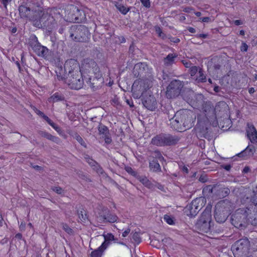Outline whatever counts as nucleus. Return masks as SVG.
I'll return each mask as SVG.
<instances>
[{"mask_svg":"<svg viewBox=\"0 0 257 257\" xmlns=\"http://www.w3.org/2000/svg\"><path fill=\"white\" fill-rule=\"evenodd\" d=\"M148 94L149 95L148 97L145 98V96L143 97L144 100L143 103L147 109L153 111L157 107V102L155 98L153 95L150 94V92H148Z\"/></svg>","mask_w":257,"mask_h":257,"instance_id":"obj_15","label":"nucleus"},{"mask_svg":"<svg viewBox=\"0 0 257 257\" xmlns=\"http://www.w3.org/2000/svg\"><path fill=\"white\" fill-rule=\"evenodd\" d=\"M50 125L58 132L60 130L59 127L56 124H55L53 121H52Z\"/></svg>","mask_w":257,"mask_h":257,"instance_id":"obj_50","label":"nucleus"},{"mask_svg":"<svg viewBox=\"0 0 257 257\" xmlns=\"http://www.w3.org/2000/svg\"><path fill=\"white\" fill-rule=\"evenodd\" d=\"M179 140V139L176 136L160 135L153 138L151 142L157 146H164L175 145Z\"/></svg>","mask_w":257,"mask_h":257,"instance_id":"obj_7","label":"nucleus"},{"mask_svg":"<svg viewBox=\"0 0 257 257\" xmlns=\"http://www.w3.org/2000/svg\"><path fill=\"white\" fill-rule=\"evenodd\" d=\"M188 31L190 32V33H194L196 32L195 29H194L193 28H192V27H189L188 28Z\"/></svg>","mask_w":257,"mask_h":257,"instance_id":"obj_55","label":"nucleus"},{"mask_svg":"<svg viewBox=\"0 0 257 257\" xmlns=\"http://www.w3.org/2000/svg\"><path fill=\"white\" fill-rule=\"evenodd\" d=\"M155 30L156 33L159 35V36L160 37H162V31L161 28L159 27H156Z\"/></svg>","mask_w":257,"mask_h":257,"instance_id":"obj_48","label":"nucleus"},{"mask_svg":"<svg viewBox=\"0 0 257 257\" xmlns=\"http://www.w3.org/2000/svg\"><path fill=\"white\" fill-rule=\"evenodd\" d=\"M211 214L210 210L204 211L196 224V228L200 232L207 233L212 226Z\"/></svg>","mask_w":257,"mask_h":257,"instance_id":"obj_4","label":"nucleus"},{"mask_svg":"<svg viewBox=\"0 0 257 257\" xmlns=\"http://www.w3.org/2000/svg\"><path fill=\"white\" fill-rule=\"evenodd\" d=\"M192 11V9L190 8H185L184 10V11L186 13H190V12Z\"/></svg>","mask_w":257,"mask_h":257,"instance_id":"obj_58","label":"nucleus"},{"mask_svg":"<svg viewBox=\"0 0 257 257\" xmlns=\"http://www.w3.org/2000/svg\"><path fill=\"white\" fill-rule=\"evenodd\" d=\"M19 12L22 17H27L30 12V9L27 7L21 6L19 7Z\"/></svg>","mask_w":257,"mask_h":257,"instance_id":"obj_30","label":"nucleus"},{"mask_svg":"<svg viewBox=\"0 0 257 257\" xmlns=\"http://www.w3.org/2000/svg\"><path fill=\"white\" fill-rule=\"evenodd\" d=\"M100 134H105L107 132L108 129L105 126H100L98 128Z\"/></svg>","mask_w":257,"mask_h":257,"instance_id":"obj_36","label":"nucleus"},{"mask_svg":"<svg viewBox=\"0 0 257 257\" xmlns=\"http://www.w3.org/2000/svg\"><path fill=\"white\" fill-rule=\"evenodd\" d=\"M34 110L35 111V112L39 115L42 116V117H43L44 118H45V116H46L44 113L43 112H42V111H41L40 110H39V109H38L37 108H35L34 109Z\"/></svg>","mask_w":257,"mask_h":257,"instance_id":"obj_42","label":"nucleus"},{"mask_svg":"<svg viewBox=\"0 0 257 257\" xmlns=\"http://www.w3.org/2000/svg\"><path fill=\"white\" fill-rule=\"evenodd\" d=\"M11 0H2L3 3L5 6H6L9 1Z\"/></svg>","mask_w":257,"mask_h":257,"instance_id":"obj_64","label":"nucleus"},{"mask_svg":"<svg viewBox=\"0 0 257 257\" xmlns=\"http://www.w3.org/2000/svg\"><path fill=\"white\" fill-rule=\"evenodd\" d=\"M53 190L57 193L61 194L63 193V189L59 187H55L53 188Z\"/></svg>","mask_w":257,"mask_h":257,"instance_id":"obj_41","label":"nucleus"},{"mask_svg":"<svg viewBox=\"0 0 257 257\" xmlns=\"http://www.w3.org/2000/svg\"><path fill=\"white\" fill-rule=\"evenodd\" d=\"M63 97L58 92L54 93L50 98H48L49 102H55L62 100Z\"/></svg>","mask_w":257,"mask_h":257,"instance_id":"obj_27","label":"nucleus"},{"mask_svg":"<svg viewBox=\"0 0 257 257\" xmlns=\"http://www.w3.org/2000/svg\"><path fill=\"white\" fill-rule=\"evenodd\" d=\"M249 208H240L232 213L231 217L232 224L236 228L242 229L247 225V217Z\"/></svg>","mask_w":257,"mask_h":257,"instance_id":"obj_1","label":"nucleus"},{"mask_svg":"<svg viewBox=\"0 0 257 257\" xmlns=\"http://www.w3.org/2000/svg\"><path fill=\"white\" fill-rule=\"evenodd\" d=\"M203 200L204 199L201 198L193 200L186 207L187 215L191 217L196 215L203 206Z\"/></svg>","mask_w":257,"mask_h":257,"instance_id":"obj_10","label":"nucleus"},{"mask_svg":"<svg viewBox=\"0 0 257 257\" xmlns=\"http://www.w3.org/2000/svg\"><path fill=\"white\" fill-rule=\"evenodd\" d=\"M254 89L253 87L250 88L248 90V92L250 94L254 93Z\"/></svg>","mask_w":257,"mask_h":257,"instance_id":"obj_60","label":"nucleus"},{"mask_svg":"<svg viewBox=\"0 0 257 257\" xmlns=\"http://www.w3.org/2000/svg\"><path fill=\"white\" fill-rule=\"evenodd\" d=\"M98 220L100 222L113 223L117 221L118 217L113 214L109 213L107 208H103L102 212L98 213Z\"/></svg>","mask_w":257,"mask_h":257,"instance_id":"obj_12","label":"nucleus"},{"mask_svg":"<svg viewBox=\"0 0 257 257\" xmlns=\"http://www.w3.org/2000/svg\"><path fill=\"white\" fill-rule=\"evenodd\" d=\"M137 179L146 187L151 189L153 187V184L145 176H137Z\"/></svg>","mask_w":257,"mask_h":257,"instance_id":"obj_22","label":"nucleus"},{"mask_svg":"<svg viewBox=\"0 0 257 257\" xmlns=\"http://www.w3.org/2000/svg\"><path fill=\"white\" fill-rule=\"evenodd\" d=\"M45 120L50 124L52 122V120L47 116H45Z\"/></svg>","mask_w":257,"mask_h":257,"instance_id":"obj_54","label":"nucleus"},{"mask_svg":"<svg viewBox=\"0 0 257 257\" xmlns=\"http://www.w3.org/2000/svg\"><path fill=\"white\" fill-rule=\"evenodd\" d=\"M198 68L196 66H192L190 69V73L191 76H194L198 72Z\"/></svg>","mask_w":257,"mask_h":257,"instance_id":"obj_34","label":"nucleus"},{"mask_svg":"<svg viewBox=\"0 0 257 257\" xmlns=\"http://www.w3.org/2000/svg\"><path fill=\"white\" fill-rule=\"evenodd\" d=\"M82 67L87 70L89 72H92L97 75L96 77L99 79L101 77V75L98 73L99 70L97 67V65L95 61L91 59H85L82 63Z\"/></svg>","mask_w":257,"mask_h":257,"instance_id":"obj_14","label":"nucleus"},{"mask_svg":"<svg viewBox=\"0 0 257 257\" xmlns=\"http://www.w3.org/2000/svg\"><path fill=\"white\" fill-rule=\"evenodd\" d=\"M183 64L186 67H189L190 66V64L189 62H185L183 61Z\"/></svg>","mask_w":257,"mask_h":257,"instance_id":"obj_59","label":"nucleus"},{"mask_svg":"<svg viewBox=\"0 0 257 257\" xmlns=\"http://www.w3.org/2000/svg\"><path fill=\"white\" fill-rule=\"evenodd\" d=\"M229 214V211L225 208L224 202H219L215 206L214 217L217 222H224Z\"/></svg>","mask_w":257,"mask_h":257,"instance_id":"obj_9","label":"nucleus"},{"mask_svg":"<svg viewBox=\"0 0 257 257\" xmlns=\"http://www.w3.org/2000/svg\"><path fill=\"white\" fill-rule=\"evenodd\" d=\"M206 80V76L204 74L203 71L200 69L198 71L196 81L198 82H204Z\"/></svg>","mask_w":257,"mask_h":257,"instance_id":"obj_31","label":"nucleus"},{"mask_svg":"<svg viewBox=\"0 0 257 257\" xmlns=\"http://www.w3.org/2000/svg\"><path fill=\"white\" fill-rule=\"evenodd\" d=\"M171 41L176 43L180 42V40L178 38H173Z\"/></svg>","mask_w":257,"mask_h":257,"instance_id":"obj_56","label":"nucleus"},{"mask_svg":"<svg viewBox=\"0 0 257 257\" xmlns=\"http://www.w3.org/2000/svg\"><path fill=\"white\" fill-rule=\"evenodd\" d=\"M103 236L104 238V241L101 244V247L106 249V248L109 246L110 242L111 241H114L115 239L114 235L110 233L103 234Z\"/></svg>","mask_w":257,"mask_h":257,"instance_id":"obj_20","label":"nucleus"},{"mask_svg":"<svg viewBox=\"0 0 257 257\" xmlns=\"http://www.w3.org/2000/svg\"><path fill=\"white\" fill-rule=\"evenodd\" d=\"M42 136L46 138V139L52 141L53 142H57L58 141V138L53 136L51 134H49L46 132H42L41 134Z\"/></svg>","mask_w":257,"mask_h":257,"instance_id":"obj_32","label":"nucleus"},{"mask_svg":"<svg viewBox=\"0 0 257 257\" xmlns=\"http://www.w3.org/2000/svg\"><path fill=\"white\" fill-rule=\"evenodd\" d=\"M153 157L158 159L159 161H162L164 160V158L159 152H155L154 154Z\"/></svg>","mask_w":257,"mask_h":257,"instance_id":"obj_35","label":"nucleus"},{"mask_svg":"<svg viewBox=\"0 0 257 257\" xmlns=\"http://www.w3.org/2000/svg\"><path fill=\"white\" fill-rule=\"evenodd\" d=\"M247 49H248L247 45L244 42L242 43V44H241V46L240 47V50L242 52H246L247 51Z\"/></svg>","mask_w":257,"mask_h":257,"instance_id":"obj_39","label":"nucleus"},{"mask_svg":"<svg viewBox=\"0 0 257 257\" xmlns=\"http://www.w3.org/2000/svg\"><path fill=\"white\" fill-rule=\"evenodd\" d=\"M105 249L103 247H101V245H100L97 249L91 252V257H101L103 252Z\"/></svg>","mask_w":257,"mask_h":257,"instance_id":"obj_25","label":"nucleus"},{"mask_svg":"<svg viewBox=\"0 0 257 257\" xmlns=\"http://www.w3.org/2000/svg\"><path fill=\"white\" fill-rule=\"evenodd\" d=\"M133 239L138 243L141 242V239L139 237L138 233H135L133 235Z\"/></svg>","mask_w":257,"mask_h":257,"instance_id":"obj_44","label":"nucleus"},{"mask_svg":"<svg viewBox=\"0 0 257 257\" xmlns=\"http://www.w3.org/2000/svg\"><path fill=\"white\" fill-rule=\"evenodd\" d=\"M3 218L2 214H0V226H2L3 225Z\"/></svg>","mask_w":257,"mask_h":257,"instance_id":"obj_62","label":"nucleus"},{"mask_svg":"<svg viewBox=\"0 0 257 257\" xmlns=\"http://www.w3.org/2000/svg\"><path fill=\"white\" fill-rule=\"evenodd\" d=\"M50 16L48 15V13H43L38 21L35 20L34 21V25L39 28L45 26L47 25V21L50 19Z\"/></svg>","mask_w":257,"mask_h":257,"instance_id":"obj_17","label":"nucleus"},{"mask_svg":"<svg viewBox=\"0 0 257 257\" xmlns=\"http://www.w3.org/2000/svg\"><path fill=\"white\" fill-rule=\"evenodd\" d=\"M65 79V83L72 89H79L83 86V80L81 72L66 76Z\"/></svg>","mask_w":257,"mask_h":257,"instance_id":"obj_8","label":"nucleus"},{"mask_svg":"<svg viewBox=\"0 0 257 257\" xmlns=\"http://www.w3.org/2000/svg\"><path fill=\"white\" fill-rule=\"evenodd\" d=\"M50 125L58 132L60 130L59 127L56 124H55L53 121H52Z\"/></svg>","mask_w":257,"mask_h":257,"instance_id":"obj_49","label":"nucleus"},{"mask_svg":"<svg viewBox=\"0 0 257 257\" xmlns=\"http://www.w3.org/2000/svg\"><path fill=\"white\" fill-rule=\"evenodd\" d=\"M175 119H173L171 122V126L179 132L185 130L184 128L183 129L181 127V124H182V122H181L180 121L181 117L180 116H176V113L175 114Z\"/></svg>","mask_w":257,"mask_h":257,"instance_id":"obj_18","label":"nucleus"},{"mask_svg":"<svg viewBox=\"0 0 257 257\" xmlns=\"http://www.w3.org/2000/svg\"><path fill=\"white\" fill-rule=\"evenodd\" d=\"M180 84V81L178 80H174L171 82L170 84L167 87V93L169 92V91H171V89L173 88H174V87L176 85H178Z\"/></svg>","mask_w":257,"mask_h":257,"instance_id":"obj_33","label":"nucleus"},{"mask_svg":"<svg viewBox=\"0 0 257 257\" xmlns=\"http://www.w3.org/2000/svg\"><path fill=\"white\" fill-rule=\"evenodd\" d=\"M150 168L151 170L153 172H157L161 170L160 166L158 162L155 161H151L150 162Z\"/></svg>","mask_w":257,"mask_h":257,"instance_id":"obj_26","label":"nucleus"},{"mask_svg":"<svg viewBox=\"0 0 257 257\" xmlns=\"http://www.w3.org/2000/svg\"><path fill=\"white\" fill-rule=\"evenodd\" d=\"M85 159H86L87 162L90 166H95V165L96 164V162L95 161H94L93 159H92L91 158L88 157V158H86Z\"/></svg>","mask_w":257,"mask_h":257,"instance_id":"obj_38","label":"nucleus"},{"mask_svg":"<svg viewBox=\"0 0 257 257\" xmlns=\"http://www.w3.org/2000/svg\"><path fill=\"white\" fill-rule=\"evenodd\" d=\"M223 169L227 171H229L231 168V166L230 165H226L222 166Z\"/></svg>","mask_w":257,"mask_h":257,"instance_id":"obj_51","label":"nucleus"},{"mask_svg":"<svg viewBox=\"0 0 257 257\" xmlns=\"http://www.w3.org/2000/svg\"><path fill=\"white\" fill-rule=\"evenodd\" d=\"M76 139L82 146H85V142L81 137L77 136L76 137Z\"/></svg>","mask_w":257,"mask_h":257,"instance_id":"obj_40","label":"nucleus"},{"mask_svg":"<svg viewBox=\"0 0 257 257\" xmlns=\"http://www.w3.org/2000/svg\"><path fill=\"white\" fill-rule=\"evenodd\" d=\"M64 68L67 76L81 72L78 63L76 60L73 59L66 61Z\"/></svg>","mask_w":257,"mask_h":257,"instance_id":"obj_11","label":"nucleus"},{"mask_svg":"<svg viewBox=\"0 0 257 257\" xmlns=\"http://www.w3.org/2000/svg\"><path fill=\"white\" fill-rule=\"evenodd\" d=\"M32 39L34 41L31 43V47L33 50L39 56L45 57L48 52V49L38 42V39L35 36H33Z\"/></svg>","mask_w":257,"mask_h":257,"instance_id":"obj_13","label":"nucleus"},{"mask_svg":"<svg viewBox=\"0 0 257 257\" xmlns=\"http://www.w3.org/2000/svg\"><path fill=\"white\" fill-rule=\"evenodd\" d=\"M198 37L200 38H205L207 37V35L204 34H199L198 35Z\"/></svg>","mask_w":257,"mask_h":257,"instance_id":"obj_61","label":"nucleus"},{"mask_svg":"<svg viewBox=\"0 0 257 257\" xmlns=\"http://www.w3.org/2000/svg\"><path fill=\"white\" fill-rule=\"evenodd\" d=\"M25 223L24 222H22L20 225V228L21 230H24L25 229Z\"/></svg>","mask_w":257,"mask_h":257,"instance_id":"obj_53","label":"nucleus"},{"mask_svg":"<svg viewBox=\"0 0 257 257\" xmlns=\"http://www.w3.org/2000/svg\"><path fill=\"white\" fill-rule=\"evenodd\" d=\"M200 20L202 22H206V23H208V22H211L212 21H213V20H212L209 17H203V18H200Z\"/></svg>","mask_w":257,"mask_h":257,"instance_id":"obj_43","label":"nucleus"},{"mask_svg":"<svg viewBox=\"0 0 257 257\" xmlns=\"http://www.w3.org/2000/svg\"><path fill=\"white\" fill-rule=\"evenodd\" d=\"M142 4L146 8H149L151 6L150 0H140Z\"/></svg>","mask_w":257,"mask_h":257,"instance_id":"obj_37","label":"nucleus"},{"mask_svg":"<svg viewBox=\"0 0 257 257\" xmlns=\"http://www.w3.org/2000/svg\"><path fill=\"white\" fill-rule=\"evenodd\" d=\"M182 170L186 173H188V169L186 166H183L182 168Z\"/></svg>","mask_w":257,"mask_h":257,"instance_id":"obj_57","label":"nucleus"},{"mask_svg":"<svg viewBox=\"0 0 257 257\" xmlns=\"http://www.w3.org/2000/svg\"><path fill=\"white\" fill-rule=\"evenodd\" d=\"M130 231H131L130 229L127 228V229H126L125 231H124L122 232V236L124 237H126L129 234V233L130 232Z\"/></svg>","mask_w":257,"mask_h":257,"instance_id":"obj_47","label":"nucleus"},{"mask_svg":"<svg viewBox=\"0 0 257 257\" xmlns=\"http://www.w3.org/2000/svg\"><path fill=\"white\" fill-rule=\"evenodd\" d=\"M255 148L253 146H248L246 149L241 152L239 155L242 157H251L255 152Z\"/></svg>","mask_w":257,"mask_h":257,"instance_id":"obj_21","label":"nucleus"},{"mask_svg":"<svg viewBox=\"0 0 257 257\" xmlns=\"http://www.w3.org/2000/svg\"><path fill=\"white\" fill-rule=\"evenodd\" d=\"M164 221L168 224L170 225H174L175 224L176 220L175 218L170 215L165 214L164 216Z\"/></svg>","mask_w":257,"mask_h":257,"instance_id":"obj_28","label":"nucleus"},{"mask_svg":"<svg viewBox=\"0 0 257 257\" xmlns=\"http://www.w3.org/2000/svg\"><path fill=\"white\" fill-rule=\"evenodd\" d=\"M252 193L253 194V197L249 198L248 197H247L246 198V200L244 201L246 203L251 202L252 204H251L250 206L254 205V206H256L257 205V193H255V191H253Z\"/></svg>","mask_w":257,"mask_h":257,"instance_id":"obj_29","label":"nucleus"},{"mask_svg":"<svg viewBox=\"0 0 257 257\" xmlns=\"http://www.w3.org/2000/svg\"><path fill=\"white\" fill-rule=\"evenodd\" d=\"M247 136L250 142H253L257 139V132L252 124H248L246 129Z\"/></svg>","mask_w":257,"mask_h":257,"instance_id":"obj_16","label":"nucleus"},{"mask_svg":"<svg viewBox=\"0 0 257 257\" xmlns=\"http://www.w3.org/2000/svg\"><path fill=\"white\" fill-rule=\"evenodd\" d=\"M114 4L116 9L123 15H126L130 11V9L126 7L123 5L119 4L118 3L116 2H115Z\"/></svg>","mask_w":257,"mask_h":257,"instance_id":"obj_23","label":"nucleus"},{"mask_svg":"<svg viewBox=\"0 0 257 257\" xmlns=\"http://www.w3.org/2000/svg\"><path fill=\"white\" fill-rule=\"evenodd\" d=\"M126 171L129 173L132 174L134 176H136L137 174L133 170V169L130 167H127L126 168Z\"/></svg>","mask_w":257,"mask_h":257,"instance_id":"obj_46","label":"nucleus"},{"mask_svg":"<svg viewBox=\"0 0 257 257\" xmlns=\"http://www.w3.org/2000/svg\"><path fill=\"white\" fill-rule=\"evenodd\" d=\"M234 24L236 26H239L242 24V22L241 21L237 20L234 21Z\"/></svg>","mask_w":257,"mask_h":257,"instance_id":"obj_52","label":"nucleus"},{"mask_svg":"<svg viewBox=\"0 0 257 257\" xmlns=\"http://www.w3.org/2000/svg\"><path fill=\"white\" fill-rule=\"evenodd\" d=\"M54 11H56V15H60V9H57L56 8V9L55 10L54 9Z\"/></svg>","mask_w":257,"mask_h":257,"instance_id":"obj_63","label":"nucleus"},{"mask_svg":"<svg viewBox=\"0 0 257 257\" xmlns=\"http://www.w3.org/2000/svg\"><path fill=\"white\" fill-rule=\"evenodd\" d=\"M63 228L68 233H71L72 232V229L67 225H63Z\"/></svg>","mask_w":257,"mask_h":257,"instance_id":"obj_45","label":"nucleus"},{"mask_svg":"<svg viewBox=\"0 0 257 257\" xmlns=\"http://www.w3.org/2000/svg\"><path fill=\"white\" fill-rule=\"evenodd\" d=\"M176 116H180L181 117L180 121L182 122L184 130L191 128L196 119V115L193 112L187 109L178 111L176 112Z\"/></svg>","mask_w":257,"mask_h":257,"instance_id":"obj_6","label":"nucleus"},{"mask_svg":"<svg viewBox=\"0 0 257 257\" xmlns=\"http://www.w3.org/2000/svg\"><path fill=\"white\" fill-rule=\"evenodd\" d=\"M150 87L149 81L147 80L138 79L134 82L132 91L134 98L138 99L141 96L144 97L148 94V89Z\"/></svg>","mask_w":257,"mask_h":257,"instance_id":"obj_3","label":"nucleus"},{"mask_svg":"<svg viewBox=\"0 0 257 257\" xmlns=\"http://www.w3.org/2000/svg\"><path fill=\"white\" fill-rule=\"evenodd\" d=\"M176 57V55L174 54H169L166 58L164 59V64L168 66L172 65L174 62V59Z\"/></svg>","mask_w":257,"mask_h":257,"instance_id":"obj_24","label":"nucleus"},{"mask_svg":"<svg viewBox=\"0 0 257 257\" xmlns=\"http://www.w3.org/2000/svg\"><path fill=\"white\" fill-rule=\"evenodd\" d=\"M202 109V114L199 115L198 117V126L196 128V131L197 133H202L203 135H204L206 133V130L202 132L201 129L199 128V126H201L202 122H204L206 124V123L210 121L211 119L215 118L216 116L215 110L213 106L210 102L205 103L203 106ZM205 130H206V128Z\"/></svg>","mask_w":257,"mask_h":257,"instance_id":"obj_2","label":"nucleus"},{"mask_svg":"<svg viewBox=\"0 0 257 257\" xmlns=\"http://www.w3.org/2000/svg\"><path fill=\"white\" fill-rule=\"evenodd\" d=\"M253 206H250L249 207V211H248V216L247 217V224L249 222L253 225H257V210L255 212L254 210L252 213L250 208H252Z\"/></svg>","mask_w":257,"mask_h":257,"instance_id":"obj_19","label":"nucleus"},{"mask_svg":"<svg viewBox=\"0 0 257 257\" xmlns=\"http://www.w3.org/2000/svg\"><path fill=\"white\" fill-rule=\"evenodd\" d=\"M249 247L248 240L243 238L236 241L231 249L234 257H243L248 252Z\"/></svg>","mask_w":257,"mask_h":257,"instance_id":"obj_5","label":"nucleus"}]
</instances>
